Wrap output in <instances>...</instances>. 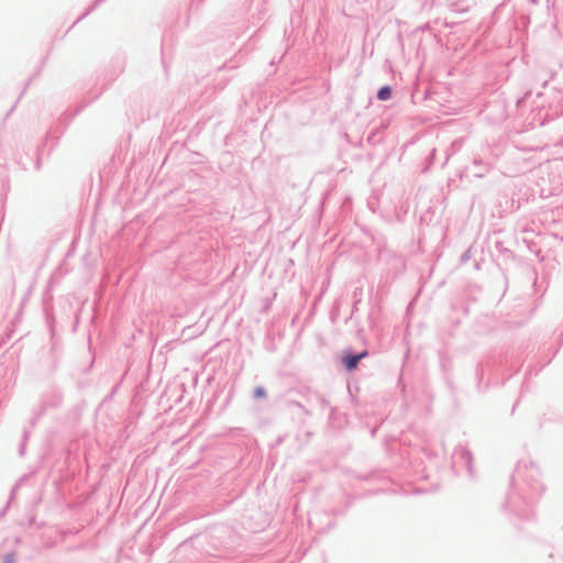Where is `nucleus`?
<instances>
[{
  "instance_id": "nucleus-2",
  "label": "nucleus",
  "mask_w": 563,
  "mask_h": 563,
  "mask_svg": "<svg viewBox=\"0 0 563 563\" xmlns=\"http://www.w3.org/2000/svg\"><path fill=\"white\" fill-rule=\"evenodd\" d=\"M391 97V89L388 86H384L378 90L377 98L382 101L388 100Z\"/></svg>"
},
{
  "instance_id": "nucleus-1",
  "label": "nucleus",
  "mask_w": 563,
  "mask_h": 563,
  "mask_svg": "<svg viewBox=\"0 0 563 563\" xmlns=\"http://www.w3.org/2000/svg\"><path fill=\"white\" fill-rule=\"evenodd\" d=\"M367 355V352H362L357 355H346L342 358L343 364L349 371H353L357 367L358 362Z\"/></svg>"
},
{
  "instance_id": "nucleus-4",
  "label": "nucleus",
  "mask_w": 563,
  "mask_h": 563,
  "mask_svg": "<svg viewBox=\"0 0 563 563\" xmlns=\"http://www.w3.org/2000/svg\"><path fill=\"white\" fill-rule=\"evenodd\" d=\"M7 563H13V558L11 555L7 556Z\"/></svg>"
},
{
  "instance_id": "nucleus-3",
  "label": "nucleus",
  "mask_w": 563,
  "mask_h": 563,
  "mask_svg": "<svg viewBox=\"0 0 563 563\" xmlns=\"http://www.w3.org/2000/svg\"><path fill=\"white\" fill-rule=\"evenodd\" d=\"M266 395V391L263 387H257L255 390H254V396L256 398H262V397H265Z\"/></svg>"
}]
</instances>
